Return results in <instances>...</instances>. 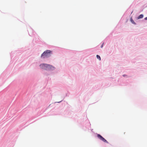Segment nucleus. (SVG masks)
Returning <instances> with one entry per match:
<instances>
[{
	"mask_svg": "<svg viewBox=\"0 0 147 147\" xmlns=\"http://www.w3.org/2000/svg\"><path fill=\"white\" fill-rule=\"evenodd\" d=\"M40 66L41 68L46 70H53L55 69V68L51 65L46 64H40Z\"/></svg>",
	"mask_w": 147,
	"mask_h": 147,
	"instance_id": "f257e3e1",
	"label": "nucleus"
},
{
	"mask_svg": "<svg viewBox=\"0 0 147 147\" xmlns=\"http://www.w3.org/2000/svg\"><path fill=\"white\" fill-rule=\"evenodd\" d=\"M52 51L50 50H47L45 51L41 55V57L43 58H47L51 56Z\"/></svg>",
	"mask_w": 147,
	"mask_h": 147,
	"instance_id": "f03ea898",
	"label": "nucleus"
},
{
	"mask_svg": "<svg viewBox=\"0 0 147 147\" xmlns=\"http://www.w3.org/2000/svg\"><path fill=\"white\" fill-rule=\"evenodd\" d=\"M97 137L99 139L103 141L104 142H106L107 143H109V142L100 135L98 134L97 135Z\"/></svg>",
	"mask_w": 147,
	"mask_h": 147,
	"instance_id": "7ed1b4c3",
	"label": "nucleus"
},
{
	"mask_svg": "<svg viewBox=\"0 0 147 147\" xmlns=\"http://www.w3.org/2000/svg\"><path fill=\"white\" fill-rule=\"evenodd\" d=\"M143 17V15L142 14L140 15L138 17V19L142 18Z\"/></svg>",
	"mask_w": 147,
	"mask_h": 147,
	"instance_id": "20e7f679",
	"label": "nucleus"
},
{
	"mask_svg": "<svg viewBox=\"0 0 147 147\" xmlns=\"http://www.w3.org/2000/svg\"><path fill=\"white\" fill-rule=\"evenodd\" d=\"M96 57H97V59H98L100 61L101 60L100 57L99 55H97Z\"/></svg>",
	"mask_w": 147,
	"mask_h": 147,
	"instance_id": "39448f33",
	"label": "nucleus"
},
{
	"mask_svg": "<svg viewBox=\"0 0 147 147\" xmlns=\"http://www.w3.org/2000/svg\"><path fill=\"white\" fill-rule=\"evenodd\" d=\"M103 44H104V43H103L102 45H101V48H102V47H103Z\"/></svg>",
	"mask_w": 147,
	"mask_h": 147,
	"instance_id": "423d86ee",
	"label": "nucleus"
},
{
	"mask_svg": "<svg viewBox=\"0 0 147 147\" xmlns=\"http://www.w3.org/2000/svg\"><path fill=\"white\" fill-rule=\"evenodd\" d=\"M144 19H145V20H147V17L145 18H144Z\"/></svg>",
	"mask_w": 147,
	"mask_h": 147,
	"instance_id": "0eeeda50",
	"label": "nucleus"
},
{
	"mask_svg": "<svg viewBox=\"0 0 147 147\" xmlns=\"http://www.w3.org/2000/svg\"><path fill=\"white\" fill-rule=\"evenodd\" d=\"M123 76H125V75H123Z\"/></svg>",
	"mask_w": 147,
	"mask_h": 147,
	"instance_id": "6e6552de",
	"label": "nucleus"
},
{
	"mask_svg": "<svg viewBox=\"0 0 147 147\" xmlns=\"http://www.w3.org/2000/svg\"><path fill=\"white\" fill-rule=\"evenodd\" d=\"M123 76H125V75H123Z\"/></svg>",
	"mask_w": 147,
	"mask_h": 147,
	"instance_id": "1a4fd4ad",
	"label": "nucleus"
}]
</instances>
